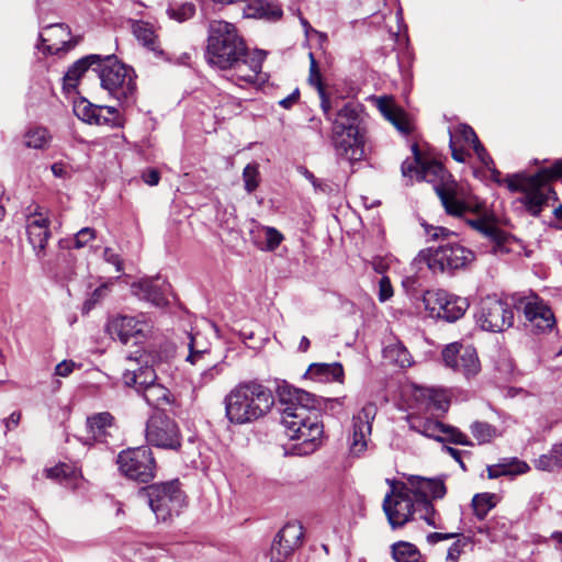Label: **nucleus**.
Here are the masks:
<instances>
[{
	"label": "nucleus",
	"instance_id": "obj_1",
	"mask_svg": "<svg viewBox=\"0 0 562 562\" xmlns=\"http://www.w3.org/2000/svg\"><path fill=\"white\" fill-rule=\"evenodd\" d=\"M205 57L238 87L255 85L261 72L265 53L249 49L233 23L214 20L209 25Z\"/></svg>",
	"mask_w": 562,
	"mask_h": 562
},
{
	"label": "nucleus",
	"instance_id": "obj_2",
	"mask_svg": "<svg viewBox=\"0 0 562 562\" xmlns=\"http://www.w3.org/2000/svg\"><path fill=\"white\" fill-rule=\"evenodd\" d=\"M277 392L288 437L299 441V454L313 453L321 445L324 426L319 411L310 405L311 394L286 383L280 384Z\"/></svg>",
	"mask_w": 562,
	"mask_h": 562
},
{
	"label": "nucleus",
	"instance_id": "obj_3",
	"mask_svg": "<svg viewBox=\"0 0 562 562\" xmlns=\"http://www.w3.org/2000/svg\"><path fill=\"white\" fill-rule=\"evenodd\" d=\"M331 144L337 157L351 165L367 157V131L363 126V106L348 101L338 110L331 124Z\"/></svg>",
	"mask_w": 562,
	"mask_h": 562
},
{
	"label": "nucleus",
	"instance_id": "obj_4",
	"mask_svg": "<svg viewBox=\"0 0 562 562\" xmlns=\"http://www.w3.org/2000/svg\"><path fill=\"white\" fill-rule=\"evenodd\" d=\"M229 423L245 425L265 417L274 405L271 390L256 381L240 382L224 397Z\"/></svg>",
	"mask_w": 562,
	"mask_h": 562
},
{
	"label": "nucleus",
	"instance_id": "obj_5",
	"mask_svg": "<svg viewBox=\"0 0 562 562\" xmlns=\"http://www.w3.org/2000/svg\"><path fill=\"white\" fill-rule=\"evenodd\" d=\"M560 178H562V158L555 160L551 167L542 168L528 178L520 175L507 176L506 183L510 191L522 192V196L519 199L520 203L531 215L538 216L554 195V191L548 182Z\"/></svg>",
	"mask_w": 562,
	"mask_h": 562
},
{
	"label": "nucleus",
	"instance_id": "obj_6",
	"mask_svg": "<svg viewBox=\"0 0 562 562\" xmlns=\"http://www.w3.org/2000/svg\"><path fill=\"white\" fill-rule=\"evenodd\" d=\"M92 70L97 72L101 87L111 97L125 105L135 103L137 85L136 74L132 67L121 63L114 55H100L98 67Z\"/></svg>",
	"mask_w": 562,
	"mask_h": 562
},
{
	"label": "nucleus",
	"instance_id": "obj_7",
	"mask_svg": "<svg viewBox=\"0 0 562 562\" xmlns=\"http://www.w3.org/2000/svg\"><path fill=\"white\" fill-rule=\"evenodd\" d=\"M139 495L147 499L156 518L161 521L178 516L186 506V495L177 480L148 485L139 491Z\"/></svg>",
	"mask_w": 562,
	"mask_h": 562
},
{
	"label": "nucleus",
	"instance_id": "obj_8",
	"mask_svg": "<svg viewBox=\"0 0 562 562\" xmlns=\"http://www.w3.org/2000/svg\"><path fill=\"white\" fill-rule=\"evenodd\" d=\"M420 257L434 273H443L465 268L474 261L475 254L459 243L448 241L422 251Z\"/></svg>",
	"mask_w": 562,
	"mask_h": 562
},
{
	"label": "nucleus",
	"instance_id": "obj_9",
	"mask_svg": "<svg viewBox=\"0 0 562 562\" xmlns=\"http://www.w3.org/2000/svg\"><path fill=\"white\" fill-rule=\"evenodd\" d=\"M116 464L122 475L138 483H148L156 476L157 463L148 447L121 451Z\"/></svg>",
	"mask_w": 562,
	"mask_h": 562
},
{
	"label": "nucleus",
	"instance_id": "obj_10",
	"mask_svg": "<svg viewBox=\"0 0 562 562\" xmlns=\"http://www.w3.org/2000/svg\"><path fill=\"white\" fill-rule=\"evenodd\" d=\"M412 150L414 155L413 159L404 160L401 166L402 176L404 178L411 181L416 179L432 183L436 192L438 186L453 180L439 161L423 155L417 144L412 146Z\"/></svg>",
	"mask_w": 562,
	"mask_h": 562
},
{
	"label": "nucleus",
	"instance_id": "obj_11",
	"mask_svg": "<svg viewBox=\"0 0 562 562\" xmlns=\"http://www.w3.org/2000/svg\"><path fill=\"white\" fill-rule=\"evenodd\" d=\"M145 438L148 445L166 450L177 451L182 445L178 424L162 412H156L148 418Z\"/></svg>",
	"mask_w": 562,
	"mask_h": 562
},
{
	"label": "nucleus",
	"instance_id": "obj_12",
	"mask_svg": "<svg viewBox=\"0 0 562 562\" xmlns=\"http://www.w3.org/2000/svg\"><path fill=\"white\" fill-rule=\"evenodd\" d=\"M475 319L483 330L499 333L513 326L514 312L507 302L487 296L481 301Z\"/></svg>",
	"mask_w": 562,
	"mask_h": 562
},
{
	"label": "nucleus",
	"instance_id": "obj_13",
	"mask_svg": "<svg viewBox=\"0 0 562 562\" xmlns=\"http://www.w3.org/2000/svg\"><path fill=\"white\" fill-rule=\"evenodd\" d=\"M383 510L391 527L396 529L408 522L414 513L423 510V507L417 506L409 487L402 485L395 488L392 484L391 492L383 499Z\"/></svg>",
	"mask_w": 562,
	"mask_h": 562
},
{
	"label": "nucleus",
	"instance_id": "obj_14",
	"mask_svg": "<svg viewBox=\"0 0 562 562\" xmlns=\"http://www.w3.org/2000/svg\"><path fill=\"white\" fill-rule=\"evenodd\" d=\"M437 195L448 215L462 217L467 213H480L482 204L474 200L465 188L454 180L440 184L437 188Z\"/></svg>",
	"mask_w": 562,
	"mask_h": 562
},
{
	"label": "nucleus",
	"instance_id": "obj_15",
	"mask_svg": "<svg viewBox=\"0 0 562 562\" xmlns=\"http://www.w3.org/2000/svg\"><path fill=\"white\" fill-rule=\"evenodd\" d=\"M25 229L35 256L43 259L46 256L47 243L52 237L48 211L38 204L30 205L25 212Z\"/></svg>",
	"mask_w": 562,
	"mask_h": 562
},
{
	"label": "nucleus",
	"instance_id": "obj_16",
	"mask_svg": "<svg viewBox=\"0 0 562 562\" xmlns=\"http://www.w3.org/2000/svg\"><path fill=\"white\" fill-rule=\"evenodd\" d=\"M423 302L431 315L447 322L458 321L469 308L467 299L448 293L445 290L427 291L424 294Z\"/></svg>",
	"mask_w": 562,
	"mask_h": 562
},
{
	"label": "nucleus",
	"instance_id": "obj_17",
	"mask_svg": "<svg viewBox=\"0 0 562 562\" xmlns=\"http://www.w3.org/2000/svg\"><path fill=\"white\" fill-rule=\"evenodd\" d=\"M441 356L446 367L467 378L476 375L481 370L476 350L471 345L451 342L443 348Z\"/></svg>",
	"mask_w": 562,
	"mask_h": 562
},
{
	"label": "nucleus",
	"instance_id": "obj_18",
	"mask_svg": "<svg viewBox=\"0 0 562 562\" xmlns=\"http://www.w3.org/2000/svg\"><path fill=\"white\" fill-rule=\"evenodd\" d=\"M151 330V324L144 315L127 316L117 315L108 324V331L113 338H117L122 344L126 345L131 340L139 344Z\"/></svg>",
	"mask_w": 562,
	"mask_h": 562
},
{
	"label": "nucleus",
	"instance_id": "obj_19",
	"mask_svg": "<svg viewBox=\"0 0 562 562\" xmlns=\"http://www.w3.org/2000/svg\"><path fill=\"white\" fill-rule=\"evenodd\" d=\"M376 406L373 403H367L361 411L353 416L352 436L349 450L355 457H360L368 449L369 437L372 431V422L376 415Z\"/></svg>",
	"mask_w": 562,
	"mask_h": 562
},
{
	"label": "nucleus",
	"instance_id": "obj_20",
	"mask_svg": "<svg viewBox=\"0 0 562 562\" xmlns=\"http://www.w3.org/2000/svg\"><path fill=\"white\" fill-rule=\"evenodd\" d=\"M524 315L537 333L551 330L555 325V317L551 308L537 295L520 301Z\"/></svg>",
	"mask_w": 562,
	"mask_h": 562
},
{
	"label": "nucleus",
	"instance_id": "obj_21",
	"mask_svg": "<svg viewBox=\"0 0 562 562\" xmlns=\"http://www.w3.org/2000/svg\"><path fill=\"white\" fill-rule=\"evenodd\" d=\"M132 292L139 300L147 301L155 306L162 307L168 304L170 284L162 278L142 279L132 284Z\"/></svg>",
	"mask_w": 562,
	"mask_h": 562
},
{
	"label": "nucleus",
	"instance_id": "obj_22",
	"mask_svg": "<svg viewBox=\"0 0 562 562\" xmlns=\"http://www.w3.org/2000/svg\"><path fill=\"white\" fill-rule=\"evenodd\" d=\"M468 223L493 244L492 251L494 254H507L512 250L510 246L514 238L506 232L499 229L495 224L484 218L470 220Z\"/></svg>",
	"mask_w": 562,
	"mask_h": 562
},
{
	"label": "nucleus",
	"instance_id": "obj_23",
	"mask_svg": "<svg viewBox=\"0 0 562 562\" xmlns=\"http://www.w3.org/2000/svg\"><path fill=\"white\" fill-rule=\"evenodd\" d=\"M41 48L48 54L67 52L71 44L69 27L65 24H52L40 35Z\"/></svg>",
	"mask_w": 562,
	"mask_h": 562
},
{
	"label": "nucleus",
	"instance_id": "obj_24",
	"mask_svg": "<svg viewBox=\"0 0 562 562\" xmlns=\"http://www.w3.org/2000/svg\"><path fill=\"white\" fill-rule=\"evenodd\" d=\"M127 23L133 35L139 44H142L148 50L154 52L156 55L162 54L158 36L153 24L133 19H130Z\"/></svg>",
	"mask_w": 562,
	"mask_h": 562
},
{
	"label": "nucleus",
	"instance_id": "obj_25",
	"mask_svg": "<svg viewBox=\"0 0 562 562\" xmlns=\"http://www.w3.org/2000/svg\"><path fill=\"white\" fill-rule=\"evenodd\" d=\"M415 396L431 413H445L449 407L448 394L440 389L420 386Z\"/></svg>",
	"mask_w": 562,
	"mask_h": 562
},
{
	"label": "nucleus",
	"instance_id": "obj_26",
	"mask_svg": "<svg viewBox=\"0 0 562 562\" xmlns=\"http://www.w3.org/2000/svg\"><path fill=\"white\" fill-rule=\"evenodd\" d=\"M87 431L93 442H105L110 429L114 427V417L109 412L97 413L87 418Z\"/></svg>",
	"mask_w": 562,
	"mask_h": 562
},
{
	"label": "nucleus",
	"instance_id": "obj_27",
	"mask_svg": "<svg viewBox=\"0 0 562 562\" xmlns=\"http://www.w3.org/2000/svg\"><path fill=\"white\" fill-rule=\"evenodd\" d=\"M457 540L450 546L448 549L446 561L448 562H459L460 557L464 552V548L471 543L470 537H464L458 532H431L427 536V541L430 544H436L439 541L454 539Z\"/></svg>",
	"mask_w": 562,
	"mask_h": 562
},
{
	"label": "nucleus",
	"instance_id": "obj_28",
	"mask_svg": "<svg viewBox=\"0 0 562 562\" xmlns=\"http://www.w3.org/2000/svg\"><path fill=\"white\" fill-rule=\"evenodd\" d=\"M250 234L256 246L263 251H274L284 239L283 234L277 228L259 224Z\"/></svg>",
	"mask_w": 562,
	"mask_h": 562
},
{
	"label": "nucleus",
	"instance_id": "obj_29",
	"mask_svg": "<svg viewBox=\"0 0 562 562\" xmlns=\"http://www.w3.org/2000/svg\"><path fill=\"white\" fill-rule=\"evenodd\" d=\"M244 16L248 19L276 21L282 16V9L271 1L252 0L245 7Z\"/></svg>",
	"mask_w": 562,
	"mask_h": 562
},
{
	"label": "nucleus",
	"instance_id": "obj_30",
	"mask_svg": "<svg viewBox=\"0 0 562 562\" xmlns=\"http://www.w3.org/2000/svg\"><path fill=\"white\" fill-rule=\"evenodd\" d=\"M100 61V55H88L85 56L77 61H75L65 74L64 80V89L69 92L70 90L77 87L79 79L83 76L86 71L89 70L90 67H98V63Z\"/></svg>",
	"mask_w": 562,
	"mask_h": 562
},
{
	"label": "nucleus",
	"instance_id": "obj_31",
	"mask_svg": "<svg viewBox=\"0 0 562 562\" xmlns=\"http://www.w3.org/2000/svg\"><path fill=\"white\" fill-rule=\"evenodd\" d=\"M344 376L342 366L338 362L334 363H313L308 367L304 374L305 379L316 382L341 381Z\"/></svg>",
	"mask_w": 562,
	"mask_h": 562
},
{
	"label": "nucleus",
	"instance_id": "obj_32",
	"mask_svg": "<svg viewBox=\"0 0 562 562\" xmlns=\"http://www.w3.org/2000/svg\"><path fill=\"white\" fill-rule=\"evenodd\" d=\"M122 380L126 386L134 387L142 394L145 387L156 383V373L150 367H142L137 370L126 369Z\"/></svg>",
	"mask_w": 562,
	"mask_h": 562
},
{
	"label": "nucleus",
	"instance_id": "obj_33",
	"mask_svg": "<svg viewBox=\"0 0 562 562\" xmlns=\"http://www.w3.org/2000/svg\"><path fill=\"white\" fill-rule=\"evenodd\" d=\"M142 395L148 405L157 408V412L166 411L175 403V396L171 392L159 383L145 387Z\"/></svg>",
	"mask_w": 562,
	"mask_h": 562
},
{
	"label": "nucleus",
	"instance_id": "obj_34",
	"mask_svg": "<svg viewBox=\"0 0 562 562\" xmlns=\"http://www.w3.org/2000/svg\"><path fill=\"white\" fill-rule=\"evenodd\" d=\"M409 428L418 434L438 441H443V424L419 415H409L407 417Z\"/></svg>",
	"mask_w": 562,
	"mask_h": 562
},
{
	"label": "nucleus",
	"instance_id": "obj_35",
	"mask_svg": "<svg viewBox=\"0 0 562 562\" xmlns=\"http://www.w3.org/2000/svg\"><path fill=\"white\" fill-rule=\"evenodd\" d=\"M409 491L418 507H423V510L432 512L434 505L429 499V488L431 487V479L416 477L412 482Z\"/></svg>",
	"mask_w": 562,
	"mask_h": 562
},
{
	"label": "nucleus",
	"instance_id": "obj_36",
	"mask_svg": "<svg viewBox=\"0 0 562 562\" xmlns=\"http://www.w3.org/2000/svg\"><path fill=\"white\" fill-rule=\"evenodd\" d=\"M392 555L396 562H423L419 550L409 542L400 541L394 543Z\"/></svg>",
	"mask_w": 562,
	"mask_h": 562
},
{
	"label": "nucleus",
	"instance_id": "obj_37",
	"mask_svg": "<svg viewBox=\"0 0 562 562\" xmlns=\"http://www.w3.org/2000/svg\"><path fill=\"white\" fill-rule=\"evenodd\" d=\"M50 134L47 128L35 126L29 128L24 134V145L29 148L44 149L50 142Z\"/></svg>",
	"mask_w": 562,
	"mask_h": 562
},
{
	"label": "nucleus",
	"instance_id": "obj_38",
	"mask_svg": "<svg viewBox=\"0 0 562 562\" xmlns=\"http://www.w3.org/2000/svg\"><path fill=\"white\" fill-rule=\"evenodd\" d=\"M380 109L383 115L391 121L398 131L405 134L411 132V124L401 110L383 101L380 102Z\"/></svg>",
	"mask_w": 562,
	"mask_h": 562
},
{
	"label": "nucleus",
	"instance_id": "obj_39",
	"mask_svg": "<svg viewBox=\"0 0 562 562\" xmlns=\"http://www.w3.org/2000/svg\"><path fill=\"white\" fill-rule=\"evenodd\" d=\"M276 537L278 541H282L292 549H295L301 544L303 527L297 522H288Z\"/></svg>",
	"mask_w": 562,
	"mask_h": 562
},
{
	"label": "nucleus",
	"instance_id": "obj_40",
	"mask_svg": "<svg viewBox=\"0 0 562 562\" xmlns=\"http://www.w3.org/2000/svg\"><path fill=\"white\" fill-rule=\"evenodd\" d=\"M100 112H97L94 124L108 125L111 127H122L124 119L120 111L114 106L100 105Z\"/></svg>",
	"mask_w": 562,
	"mask_h": 562
},
{
	"label": "nucleus",
	"instance_id": "obj_41",
	"mask_svg": "<svg viewBox=\"0 0 562 562\" xmlns=\"http://www.w3.org/2000/svg\"><path fill=\"white\" fill-rule=\"evenodd\" d=\"M189 355L187 360L192 364L202 358L210 350V344L203 339V337L196 333L189 336Z\"/></svg>",
	"mask_w": 562,
	"mask_h": 562
},
{
	"label": "nucleus",
	"instance_id": "obj_42",
	"mask_svg": "<svg viewBox=\"0 0 562 562\" xmlns=\"http://www.w3.org/2000/svg\"><path fill=\"white\" fill-rule=\"evenodd\" d=\"M495 495L490 493L476 494L472 499L474 515L480 519H484L488 512L495 506Z\"/></svg>",
	"mask_w": 562,
	"mask_h": 562
},
{
	"label": "nucleus",
	"instance_id": "obj_43",
	"mask_svg": "<svg viewBox=\"0 0 562 562\" xmlns=\"http://www.w3.org/2000/svg\"><path fill=\"white\" fill-rule=\"evenodd\" d=\"M470 429L480 445L491 442L497 434L496 428L485 422H474Z\"/></svg>",
	"mask_w": 562,
	"mask_h": 562
},
{
	"label": "nucleus",
	"instance_id": "obj_44",
	"mask_svg": "<svg viewBox=\"0 0 562 562\" xmlns=\"http://www.w3.org/2000/svg\"><path fill=\"white\" fill-rule=\"evenodd\" d=\"M100 105L92 104L82 99L74 105L75 114L89 124H94L97 112H100Z\"/></svg>",
	"mask_w": 562,
	"mask_h": 562
},
{
	"label": "nucleus",
	"instance_id": "obj_45",
	"mask_svg": "<svg viewBox=\"0 0 562 562\" xmlns=\"http://www.w3.org/2000/svg\"><path fill=\"white\" fill-rule=\"evenodd\" d=\"M386 357L402 368L409 367L413 362L409 351L401 344H395L386 349Z\"/></svg>",
	"mask_w": 562,
	"mask_h": 562
},
{
	"label": "nucleus",
	"instance_id": "obj_46",
	"mask_svg": "<svg viewBox=\"0 0 562 562\" xmlns=\"http://www.w3.org/2000/svg\"><path fill=\"white\" fill-rule=\"evenodd\" d=\"M168 15L178 21L183 22L191 19L195 13V5L192 2H184L167 10Z\"/></svg>",
	"mask_w": 562,
	"mask_h": 562
},
{
	"label": "nucleus",
	"instance_id": "obj_47",
	"mask_svg": "<svg viewBox=\"0 0 562 562\" xmlns=\"http://www.w3.org/2000/svg\"><path fill=\"white\" fill-rule=\"evenodd\" d=\"M472 148L476 154L479 160L491 171L492 178L495 181L501 182V172L493 166V159L488 155L484 146L481 144V142H476V144H474Z\"/></svg>",
	"mask_w": 562,
	"mask_h": 562
},
{
	"label": "nucleus",
	"instance_id": "obj_48",
	"mask_svg": "<svg viewBox=\"0 0 562 562\" xmlns=\"http://www.w3.org/2000/svg\"><path fill=\"white\" fill-rule=\"evenodd\" d=\"M243 180L245 183V190L248 193L254 192L259 186V170L258 166L248 164L243 170Z\"/></svg>",
	"mask_w": 562,
	"mask_h": 562
},
{
	"label": "nucleus",
	"instance_id": "obj_49",
	"mask_svg": "<svg viewBox=\"0 0 562 562\" xmlns=\"http://www.w3.org/2000/svg\"><path fill=\"white\" fill-rule=\"evenodd\" d=\"M293 550L294 549H292L290 546L285 544L282 541H278V538L274 537L269 553L270 562H284L288 559V557L293 552Z\"/></svg>",
	"mask_w": 562,
	"mask_h": 562
},
{
	"label": "nucleus",
	"instance_id": "obj_50",
	"mask_svg": "<svg viewBox=\"0 0 562 562\" xmlns=\"http://www.w3.org/2000/svg\"><path fill=\"white\" fill-rule=\"evenodd\" d=\"M442 437L443 441H449L451 443L462 446H472V442L468 438V436L461 432L458 428H454L452 426L443 425Z\"/></svg>",
	"mask_w": 562,
	"mask_h": 562
},
{
	"label": "nucleus",
	"instance_id": "obj_51",
	"mask_svg": "<svg viewBox=\"0 0 562 562\" xmlns=\"http://www.w3.org/2000/svg\"><path fill=\"white\" fill-rule=\"evenodd\" d=\"M422 226L430 240H448L451 236H456L454 232L442 226H434L427 223H422Z\"/></svg>",
	"mask_w": 562,
	"mask_h": 562
},
{
	"label": "nucleus",
	"instance_id": "obj_52",
	"mask_svg": "<svg viewBox=\"0 0 562 562\" xmlns=\"http://www.w3.org/2000/svg\"><path fill=\"white\" fill-rule=\"evenodd\" d=\"M46 473L47 476L50 479H58L65 481L77 477V471L65 463L47 469Z\"/></svg>",
	"mask_w": 562,
	"mask_h": 562
},
{
	"label": "nucleus",
	"instance_id": "obj_53",
	"mask_svg": "<svg viewBox=\"0 0 562 562\" xmlns=\"http://www.w3.org/2000/svg\"><path fill=\"white\" fill-rule=\"evenodd\" d=\"M535 467L538 470L549 471V472L560 470L558 462H557L555 454L552 449L548 453L542 454L538 459H536Z\"/></svg>",
	"mask_w": 562,
	"mask_h": 562
},
{
	"label": "nucleus",
	"instance_id": "obj_54",
	"mask_svg": "<svg viewBox=\"0 0 562 562\" xmlns=\"http://www.w3.org/2000/svg\"><path fill=\"white\" fill-rule=\"evenodd\" d=\"M499 465L504 467L505 475L524 474L529 470V465L526 462L520 461L518 459H513V460L499 463Z\"/></svg>",
	"mask_w": 562,
	"mask_h": 562
},
{
	"label": "nucleus",
	"instance_id": "obj_55",
	"mask_svg": "<svg viewBox=\"0 0 562 562\" xmlns=\"http://www.w3.org/2000/svg\"><path fill=\"white\" fill-rule=\"evenodd\" d=\"M95 238V231L90 227H83L81 228L76 235H75V248H82L88 245L89 241L93 240Z\"/></svg>",
	"mask_w": 562,
	"mask_h": 562
},
{
	"label": "nucleus",
	"instance_id": "obj_56",
	"mask_svg": "<svg viewBox=\"0 0 562 562\" xmlns=\"http://www.w3.org/2000/svg\"><path fill=\"white\" fill-rule=\"evenodd\" d=\"M224 371L223 363H216L207 370L203 371L200 376V384L206 385L213 382L218 375H221Z\"/></svg>",
	"mask_w": 562,
	"mask_h": 562
},
{
	"label": "nucleus",
	"instance_id": "obj_57",
	"mask_svg": "<svg viewBox=\"0 0 562 562\" xmlns=\"http://www.w3.org/2000/svg\"><path fill=\"white\" fill-rule=\"evenodd\" d=\"M310 58H311V66H310L308 81L312 86H314L317 89V91L324 90L325 88L322 82V76L318 70V67H317V64H316V60H315L313 54H310Z\"/></svg>",
	"mask_w": 562,
	"mask_h": 562
},
{
	"label": "nucleus",
	"instance_id": "obj_58",
	"mask_svg": "<svg viewBox=\"0 0 562 562\" xmlns=\"http://www.w3.org/2000/svg\"><path fill=\"white\" fill-rule=\"evenodd\" d=\"M379 300L380 302H386L393 296V286L387 277H382L379 282Z\"/></svg>",
	"mask_w": 562,
	"mask_h": 562
},
{
	"label": "nucleus",
	"instance_id": "obj_59",
	"mask_svg": "<svg viewBox=\"0 0 562 562\" xmlns=\"http://www.w3.org/2000/svg\"><path fill=\"white\" fill-rule=\"evenodd\" d=\"M458 136L464 142L465 145L471 146V147L474 144H476V142H479V138H477L475 132L473 131L472 127H470L468 125H461L458 128Z\"/></svg>",
	"mask_w": 562,
	"mask_h": 562
},
{
	"label": "nucleus",
	"instance_id": "obj_60",
	"mask_svg": "<svg viewBox=\"0 0 562 562\" xmlns=\"http://www.w3.org/2000/svg\"><path fill=\"white\" fill-rule=\"evenodd\" d=\"M103 259L115 267L116 272H123L124 266L123 261L119 254H116L112 248L106 247L103 251Z\"/></svg>",
	"mask_w": 562,
	"mask_h": 562
},
{
	"label": "nucleus",
	"instance_id": "obj_61",
	"mask_svg": "<svg viewBox=\"0 0 562 562\" xmlns=\"http://www.w3.org/2000/svg\"><path fill=\"white\" fill-rule=\"evenodd\" d=\"M77 364L72 360H63L55 367V374L61 378L69 376Z\"/></svg>",
	"mask_w": 562,
	"mask_h": 562
},
{
	"label": "nucleus",
	"instance_id": "obj_62",
	"mask_svg": "<svg viewBox=\"0 0 562 562\" xmlns=\"http://www.w3.org/2000/svg\"><path fill=\"white\" fill-rule=\"evenodd\" d=\"M429 498H442L446 493V486L442 480L431 479V487L429 488Z\"/></svg>",
	"mask_w": 562,
	"mask_h": 562
},
{
	"label": "nucleus",
	"instance_id": "obj_63",
	"mask_svg": "<svg viewBox=\"0 0 562 562\" xmlns=\"http://www.w3.org/2000/svg\"><path fill=\"white\" fill-rule=\"evenodd\" d=\"M318 92V95H319V99H321V108L326 116V120L328 121H334L331 120V114H330V110H331V103H330V100L328 98V95L326 94L325 92V89L324 90H321V91H317Z\"/></svg>",
	"mask_w": 562,
	"mask_h": 562
},
{
	"label": "nucleus",
	"instance_id": "obj_64",
	"mask_svg": "<svg viewBox=\"0 0 562 562\" xmlns=\"http://www.w3.org/2000/svg\"><path fill=\"white\" fill-rule=\"evenodd\" d=\"M371 266L376 273L383 274L389 269V261L383 257H374L371 261Z\"/></svg>",
	"mask_w": 562,
	"mask_h": 562
}]
</instances>
